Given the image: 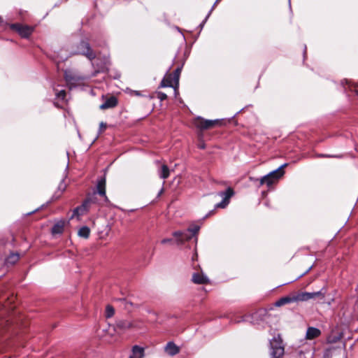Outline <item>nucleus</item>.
<instances>
[{
    "label": "nucleus",
    "instance_id": "f257e3e1",
    "mask_svg": "<svg viewBox=\"0 0 358 358\" xmlns=\"http://www.w3.org/2000/svg\"><path fill=\"white\" fill-rule=\"evenodd\" d=\"M287 166V164L281 165L278 169L273 171L259 179V185L262 186L266 184L268 187L276 183L278 180L284 175L285 171L283 169Z\"/></svg>",
    "mask_w": 358,
    "mask_h": 358
},
{
    "label": "nucleus",
    "instance_id": "f03ea898",
    "mask_svg": "<svg viewBox=\"0 0 358 358\" xmlns=\"http://www.w3.org/2000/svg\"><path fill=\"white\" fill-rule=\"evenodd\" d=\"M271 358H280L284 354V346L280 336H275L271 341Z\"/></svg>",
    "mask_w": 358,
    "mask_h": 358
},
{
    "label": "nucleus",
    "instance_id": "7ed1b4c3",
    "mask_svg": "<svg viewBox=\"0 0 358 358\" xmlns=\"http://www.w3.org/2000/svg\"><path fill=\"white\" fill-rule=\"evenodd\" d=\"M73 55H85L90 60L95 58L96 55L92 50L90 43L87 41H81L77 49L72 52Z\"/></svg>",
    "mask_w": 358,
    "mask_h": 358
},
{
    "label": "nucleus",
    "instance_id": "20e7f679",
    "mask_svg": "<svg viewBox=\"0 0 358 358\" xmlns=\"http://www.w3.org/2000/svg\"><path fill=\"white\" fill-rule=\"evenodd\" d=\"M325 296V294L321 291L315 292H299L294 294V302L298 301H307L310 299H314L316 298H320L323 299Z\"/></svg>",
    "mask_w": 358,
    "mask_h": 358
},
{
    "label": "nucleus",
    "instance_id": "39448f33",
    "mask_svg": "<svg viewBox=\"0 0 358 358\" xmlns=\"http://www.w3.org/2000/svg\"><path fill=\"white\" fill-rule=\"evenodd\" d=\"M219 122H220L219 120H205L201 117H197L194 118L193 120V124L196 128L201 129V130L210 129V128L215 127Z\"/></svg>",
    "mask_w": 358,
    "mask_h": 358
},
{
    "label": "nucleus",
    "instance_id": "423d86ee",
    "mask_svg": "<svg viewBox=\"0 0 358 358\" xmlns=\"http://www.w3.org/2000/svg\"><path fill=\"white\" fill-rule=\"evenodd\" d=\"M10 28L16 31L22 37L27 38L33 32V28L20 24H12Z\"/></svg>",
    "mask_w": 358,
    "mask_h": 358
},
{
    "label": "nucleus",
    "instance_id": "0eeeda50",
    "mask_svg": "<svg viewBox=\"0 0 358 358\" xmlns=\"http://www.w3.org/2000/svg\"><path fill=\"white\" fill-rule=\"evenodd\" d=\"M234 192L233 189L229 187L225 192H221L218 194L219 196L222 197V201L220 203H218L215 205L216 208H225L229 202L230 198L234 195Z\"/></svg>",
    "mask_w": 358,
    "mask_h": 358
},
{
    "label": "nucleus",
    "instance_id": "6e6552de",
    "mask_svg": "<svg viewBox=\"0 0 358 358\" xmlns=\"http://www.w3.org/2000/svg\"><path fill=\"white\" fill-rule=\"evenodd\" d=\"M134 323L127 320H120L117 321L115 324V330L120 331H125L128 329L135 327Z\"/></svg>",
    "mask_w": 358,
    "mask_h": 358
},
{
    "label": "nucleus",
    "instance_id": "1a4fd4ad",
    "mask_svg": "<svg viewBox=\"0 0 358 358\" xmlns=\"http://www.w3.org/2000/svg\"><path fill=\"white\" fill-rule=\"evenodd\" d=\"M173 236L176 238L179 243H182L186 241L191 239L192 237L191 234L187 231H177L173 232Z\"/></svg>",
    "mask_w": 358,
    "mask_h": 358
},
{
    "label": "nucleus",
    "instance_id": "9d476101",
    "mask_svg": "<svg viewBox=\"0 0 358 358\" xmlns=\"http://www.w3.org/2000/svg\"><path fill=\"white\" fill-rule=\"evenodd\" d=\"M192 280L194 283L198 285L207 284L209 282L208 278L203 273H194Z\"/></svg>",
    "mask_w": 358,
    "mask_h": 358
},
{
    "label": "nucleus",
    "instance_id": "9b49d317",
    "mask_svg": "<svg viewBox=\"0 0 358 358\" xmlns=\"http://www.w3.org/2000/svg\"><path fill=\"white\" fill-rule=\"evenodd\" d=\"M164 351L170 356H174L180 352V348L173 342H169L164 347Z\"/></svg>",
    "mask_w": 358,
    "mask_h": 358
},
{
    "label": "nucleus",
    "instance_id": "f8f14e48",
    "mask_svg": "<svg viewBox=\"0 0 358 358\" xmlns=\"http://www.w3.org/2000/svg\"><path fill=\"white\" fill-rule=\"evenodd\" d=\"M321 331L315 327H310L307 329L306 334V338L308 340H312L317 338L320 336Z\"/></svg>",
    "mask_w": 358,
    "mask_h": 358
},
{
    "label": "nucleus",
    "instance_id": "ddd939ff",
    "mask_svg": "<svg viewBox=\"0 0 358 358\" xmlns=\"http://www.w3.org/2000/svg\"><path fill=\"white\" fill-rule=\"evenodd\" d=\"M117 99L115 96H110V98L107 99L104 103H103L100 106V108L101 110H106L108 108H112L117 106Z\"/></svg>",
    "mask_w": 358,
    "mask_h": 358
},
{
    "label": "nucleus",
    "instance_id": "4468645a",
    "mask_svg": "<svg viewBox=\"0 0 358 358\" xmlns=\"http://www.w3.org/2000/svg\"><path fill=\"white\" fill-rule=\"evenodd\" d=\"M96 189H97V193L100 196H102L104 198V199L106 201L107 196L106 195V178H102L101 179H100L98 181V183L96 185Z\"/></svg>",
    "mask_w": 358,
    "mask_h": 358
},
{
    "label": "nucleus",
    "instance_id": "2eb2a0df",
    "mask_svg": "<svg viewBox=\"0 0 358 358\" xmlns=\"http://www.w3.org/2000/svg\"><path fill=\"white\" fill-rule=\"evenodd\" d=\"M144 348L138 345H134L132 348L131 354L129 358H143Z\"/></svg>",
    "mask_w": 358,
    "mask_h": 358
},
{
    "label": "nucleus",
    "instance_id": "dca6fc26",
    "mask_svg": "<svg viewBox=\"0 0 358 358\" xmlns=\"http://www.w3.org/2000/svg\"><path fill=\"white\" fill-rule=\"evenodd\" d=\"M89 203H90L89 200H86L83 203V205H81L80 206L77 207L76 208H75L73 212V215L71 216V218H73V217H74L76 216L78 217V216L84 214L85 212L87 211V205H88Z\"/></svg>",
    "mask_w": 358,
    "mask_h": 358
},
{
    "label": "nucleus",
    "instance_id": "f3484780",
    "mask_svg": "<svg viewBox=\"0 0 358 358\" xmlns=\"http://www.w3.org/2000/svg\"><path fill=\"white\" fill-rule=\"evenodd\" d=\"M160 87H171L175 89L176 84L174 83L173 77L172 76L171 74H169L166 77H164V78L161 82Z\"/></svg>",
    "mask_w": 358,
    "mask_h": 358
},
{
    "label": "nucleus",
    "instance_id": "a211bd4d",
    "mask_svg": "<svg viewBox=\"0 0 358 358\" xmlns=\"http://www.w3.org/2000/svg\"><path fill=\"white\" fill-rule=\"evenodd\" d=\"M294 294L290 296H287L282 298H280L279 300L275 301V306L277 307H280L282 306H284L287 303H294Z\"/></svg>",
    "mask_w": 358,
    "mask_h": 358
},
{
    "label": "nucleus",
    "instance_id": "6ab92c4d",
    "mask_svg": "<svg viewBox=\"0 0 358 358\" xmlns=\"http://www.w3.org/2000/svg\"><path fill=\"white\" fill-rule=\"evenodd\" d=\"M64 227V222L60 221L56 223L52 228V233L53 234H60L63 232Z\"/></svg>",
    "mask_w": 358,
    "mask_h": 358
},
{
    "label": "nucleus",
    "instance_id": "aec40b11",
    "mask_svg": "<svg viewBox=\"0 0 358 358\" xmlns=\"http://www.w3.org/2000/svg\"><path fill=\"white\" fill-rule=\"evenodd\" d=\"M180 72H181V68L178 67L175 70L173 75H172V76L173 77L174 83L176 84V87H175V93L176 94L178 93V88L179 86V78H180Z\"/></svg>",
    "mask_w": 358,
    "mask_h": 358
},
{
    "label": "nucleus",
    "instance_id": "412c9836",
    "mask_svg": "<svg viewBox=\"0 0 358 358\" xmlns=\"http://www.w3.org/2000/svg\"><path fill=\"white\" fill-rule=\"evenodd\" d=\"M159 176L161 178L166 179L169 176V169L165 164L161 166L158 171Z\"/></svg>",
    "mask_w": 358,
    "mask_h": 358
},
{
    "label": "nucleus",
    "instance_id": "4be33fe9",
    "mask_svg": "<svg viewBox=\"0 0 358 358\" xmlns=\"http://www.w3.org/2000/svg\"><path fill=\"white\" fill-rule=\"evenodd\" d=\"M90 234V229L87 227H81L78 232V234L80 237L87 238Z\"/></svg>",
    "mask_w": 358,
    "mask_h": 358
},
{
    "label": "nucleus",
    "instance_id": "5701e85b",
    "mask_svg": "<svg viewBox=\"0 0 358 358\" xmlns=\"http://www.w3.org/2000/svg\"><path fill=\"white\" fill-rule=\"evenodd\" d=\"M18 259H19V255L18 254H11L6 259V263L9 264H13L15 262H17Z\"/></svg>",
    "mask_w": 358,
    "mask_h": 358
},
{
    "label": "nucleus",
    "instance_id": "b1692460",
    "mask_svg": "<svg viewBox=\"0 0 358 358\" xmlns=\"http://www.w3.org/2000/svg\"><path fill=\"white\" fill-rule=\"evenodd\" d=\"M115 313V310L113 307L110 305H108L106 308V317L109 318L113 316Z\"/></svg>",
    "mask_w": 358,
    "mask_h": 358
},
{
    "label": "nucleus",
    "instance_id": "393cba45",
    "mask_svg": "<svg viewBox=\"0 0 358 358\" xmlns=\"http://www.w3.org/2000/svg\"><path fill=\"white\" fill-rule=\"evenodd\" d=\"M199 229H200V227L199 226H197V225H195V226H193V227H189L188 229H187V231L191 234L192 237L194 235H196L199 231Z\"/></svg>",
    "mask_w": 358,
    "mask_h": 358
},
{
    "label": "nucleus",
    "instance_id": "a878e982",
    "mask_svg": "<svg viewBox=\"0 0 358 358\" xmlns=\"http://www.w3.org/2000/svg\"><path fill=\"white\" fill-rule=\"evenodd\" d=\"M55 94H56L57 98L59 99H61V100H64L65 96H66V92L63 90L57 91Z\"/></svg>",
    "mask_w": 358,
    "mask_h": 358
},
{
    "label": "nucleus",
    "instance_id": "bb28decb",
    "mask_svg": "<svg viewBox=\"0 0 358 358\" xmlns=\"http://www.w3.org/2000/svg\"><path fill=\"white\" fill-rule=\"evenodd\" d=\"M157 98L159 99H160V101H164V100L166 99L167 95L162 92H159L157 93Z\"/></svg>",
    "mask_w": 358,
    "mask_h": 358
},
{
    "label": "nucleus",
    "instance_id": "cd10ccee",
    "mask_svg": "<svg viewBox=\"0 0 358 358\" xmlns=\"http://www.w3.org/2000/svg\"><path fill=\"white\" fill-rule=\"evenodd\" d=\"M65 79L66 80V82L69 84L71 83V81L73 80V78L71 77L70 76H69L66 72H65Z\"/></svg>",
    "mask_w": 358,
    "mask_h": 358
},
{
    "label": "nucleus",
    "instance_id": "c85d7f7f",
    "mask_svg": "<svg viewBox=\"0 0 358 358\" xmlns=\"http://www.w3.org/2000/svg\"><path fill=\"white\" fill-rule=\"evenodd\" d=\"M172 241V240L171 238H164L161 241V243L162 244H166V243H169Z\"/></svg>",
    "mask_w": 358,
    "mask_h": 358
},
{
    "label": "nucleus",
    "instance_id": "c756f323",
    "mask_svg": "<svg viewBox=\"0 0 358 358\" xmlns=\"http://www.w3.org/2000/svg\"><path fill=\"white\" fill-rule=\"evenodd\" d=\"M106 124L103 122H101L100 124H99V129H100V131H101L103 129H106Z\"/></svg>",
    "mask_w": 358,
    "mask_h": 358
},
{
    "label": "nucleus",
    "instance_id": "7c9ffc66",
    "mask_svg": "<svg viewBox=\"0 0 358 358\" xmlns=\"http://www.w3.org/2000/svg\"><path fill=\"white\" fill-rule=\"evenodd\" d=\"M131 94L135 95V96H141V93L139 91H135V90L131 91Z\"/></svg>",
    "mask_w": 358,
    "mask_h": 358
},
{
    "label": "nucleus",
    "instance_id": "2f4dec72",
    "mask_svg": "<svg viewBox=\"0 0 358 358\" xmlns=\"http://www.w3.org/2000/svg\"><path fill=\"white\" fill-rule=\"evenodd\" d=\"M319 157H335L336 156L327 155H320Z\"/></svg>",
    "mask_w": 358,
    "mask_h": 358
},
{
    "label": "nucleus",
    "instance_id": "473e14b6",
    "mask_svg": "<svg viewBox=\"0 0 358 358\" xmlns=\"http://www.w3.org/2000/svg\"><path fill=\"white\" fill-rule=\"evenodd\" d=\"M219 1H220V0H217V1H215V3H214V5H213V6L212 9L210 10V13L212 11V10L214 8L215 6L216 5V3H217Z\"/></svg>",
    "mask_w": 358,
    "mask_h": 358
},
{
    "label": "nucleus",
    "instance_id": "72a5a7b5",
    "mask_svg": "<svg viewBox=\"0 0 358 358\" xmlns=\"http://www.w3.org/2000/svg\"><path fill=\"white\" fill-rule=\"evenodd\" d=\"M199 148L201 149H203V148H205V145L203 144H201V145H199Z\"/></svg>",
    "mask_w": 358,
    "mask_h": 358
},
{
    "label": "nucleus",
    "instance_id": "f704fd0d",
    "mask_svg": "<svg viewBox=\"0 0 358 358\" xmlns=\"http://www.w3.org/2000/svg\"><path fill=\"white\" fill-rule=\"evenodd\" d=\"M163 191H164V189L162 188V189L160 190V192H159L158 196H160V195L162 194Z\"/></svg>",
    "mask_w": 358,
    "mask_h": 358
},
{
    "label": "nucleus",
    "instance_id": "c9c22d12",
    "mask_svg": "<svg viewBox=\"0 0 358 358\" xmlns=\"http://www.w3.org/2000/svg\"><path fill=\"white\" fill-rule=\"evenodd\" d=\"M66 59V57H65V58H61V59L58 61V62H60V61H62V60H64V59Z\"/></svg>",
    "mask_w": 358,
    "mask_h": 358
},
{
    "label": "nucleus",
    "instance_id": "e433bc0d",
    "mask_svg": "<svg viewBox=\"0 0 358 358\" xmlns=\"http://www.w3.org/2000/svg\"><path fill=\"white\" fill-rule=\"evenodd\" d=\"M150 313H153L154 315H156L155 312L149 311Z\"/></svg>",
    "mask_w": 358,
    "mask_h": 358
},
{
    "label": "nucleus",
    "instance_id": "4c0bfd02",
    "mask_svg": "<svg viewBox=\"0 0 358 358\" xmlns=\"http://www.w3.org/2000/svg\"><path fill=\"white\" fill-rule=\"evenodd\" d=\"M357 93H358V91H357Z\"/></svg>",
    "mask_w": 358,
    "mask_h": 358
}]
</instances>
